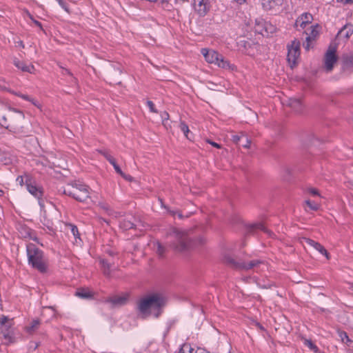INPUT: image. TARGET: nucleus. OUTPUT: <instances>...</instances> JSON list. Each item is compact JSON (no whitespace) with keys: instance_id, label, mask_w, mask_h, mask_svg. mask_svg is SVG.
<instances>
[{"instance_id":"obj_1","label":"nucleus","mask_w":353,"mask_h":353,"mask_svg":"<svg viewBox=\"0 0 353 353\" xmlns=\"http://www.w3.org/2000/svg\"><path fill=\"white\" fill-rule=\"evenodd\" d=\"M170 247L177 252H186L203 245L206 240L203 236L194 239L190 232L174 229L168 235Z\"/></svg>"},{"instance_id":"obj_2","label":"nucleus","mask_w":353,"mask_h":353,"mask_svg":"<svg viewBox=\"0 0 353 353\" xmlns=\"http://www.w3.org/2000/svg\"><path fill=\"white\" fill-rule=\"evenodd\" d=\"M166 303L165 296L158 292L149 294L141 298L136 305V310L142 317H147L154 312V316L158 318Z\"/></svg>"},{"instance_id":"obj_3","label":"nucleus","mask_w":353,"mask_h":353,"mask_svg":"<svg viewBox=\"0 0 353 353\" xmlns=\"http://www.w3.org/2000/svg\"><path fill=\"white\" fill-rule=\"evenodd\" d=\"M3 120L2 125L14 134L26 135L28 132V121L22 111L10 109L6 115L3 116Z\"/></svg>"},{"instance_id":"obj_4","label":"nucleus","mask_w":353,"mask_h":353,"mask_svg":"<svg viewBox=\"0 0 353 353\" xmlns=\"http://www.w3.org/2000/svg\"><path fill=\"white\" fill-rule=\"evenodd\" d=\"M59 192L80 202H85L90 198L89 187L79 181L68 183L59 189Z\"/></svg>"},{"instance_id":"obj_5","label":"nucleus","mask_w":353,"mask_h":353,"mask_svg":"<svg viewBox=\"0 0 353 353\" xmlns=\"http://www.w3.org/2000/svg\"><path fill=\"white\" fill-rule=\"evenodd\" d=\"M28 263L41 273L47 271V264L42 250L34 244L29 243L26 246Z\"/></svg>"},{"instance_id":"obj_6","label":"nucleus","mask_w":353,"mask_h":353,"mask_svg":"<svg viewBox=\"0 0 353 353\" xmlns=\"http://www.w3.org/2000/svg\"><path fill=\"white\" fill-rule=\"evenodd\" d=\"M223 262L230 268L238 270H249L257 268L264 262L261 260L255 259L245 263L242 261H236L232 256L226 254L223 256Z\"/></svg>"},{"instance_id":"obj_7","label":"nucleus","mask_w":353,"mask_h":353,"mask_svg":"<svg viewBox=\"0 0 353 353\" xmlns=\"http://www.w3.org/2000/svg\"><path fill=\"white\" fill-rule=\"evenodd\" d=\"M201 53L208 63H215L219 67L224 69H234V65H231L228 60L225 59L222 55L216 51L203 48L201 49Z\"/></svg>"},{"instance_id":"obj_8","label":"nucleus","mask_w":353,"mask_h":353,"mask_svg":"<svg viewBox=\"0 0 353 353\" xmlns=\"http://www.w3.org/2000/svg\"><path fill=\"white\" fill-rule=\"evenodd\" d=\"M26 185L28 191L38 199L41 208H43L44 203L41 199L43 195V188L37 185L34 182H32L28 176H26Z\"/></svg>"},{"instance_id":"obj_9","label":"nucleus","mask_w":353,"mask_h":353,"mask_svg":"<svg viewBox=\"0 0 353 353\" xmlns=\"http://www.w3.org/2000/svg\"><path fill=\"white\" fill-rule=\"evenodd\" d=\"M300 46L301 43L296 39L292 41L290 46H288L287 59L289 63L293 65L296 64V60L300 56Z\"/></svg>"},{"instance_id":"obj_10","label":"nucleus","mask_w":353,"mask_h":353,"mask_svg":"<svg viewBox=\"0 0 353 353\" xmlns=\"http://www.w3.org/2000/svg\"><path fill=\"white\" fill-rule=\"evenodd\" d=\"M335 48L330 47L325 54L324 67L326 72H330L333 70L334 64L338 60Z\"/></svg>"},{"instance_id":"obj_11","label":"nucleus","mask_w":353,"mask_h":353,"mask_svg":"<svg viewBox=\"0 0 353 353\" xmlns=\"http://www.w3.org/2000/svg\"><path fill=\"white\" fill-rule=\"evenodd\" d=\"M195 11L200 15L204 16L210 10L208 0H194Z\"/></svg>"},{"instance_id":"obj_12","label":"nucleus","mask_w":353,"mask_h":353,"mask_svg":"<svg viewBox=\"0 0 353 353\" xmlns=\"http://www.w3.org/2000/svg\"><path fill=\"white\" fill-rule=\"evenodd\" d=\"M232 140L236 145H240L241 141L245 140V143L242 144V147L245 148H249L251 144V140L243 132H240L239 134L232 135Z\"/></svg>"},{"instance_id":"obj_13","label":"nucleus","mask_w":353,"mask_h":353,"mask_svg":"<svg viewBox=\"0 0 353 353\" xmlns=\"http://www.w3.org/2000/svg\"><path fill=\"white\" fill-rule=\"evenodd\" d=\"M257 230H261L269 236H272V232L262 223H255L247 226V232L248 233H254Z\"/></svg>"},{"instance_id":"obj_14","label":"nucleus","mask_w":353,"mask_h":353,"mask_svg":"<svg viewBox=\"0 0 353 353\" xmlns=\"http://www.w3.org/2000/svg\"><path fill=\"white\" fill-rule=\"evenodd\" d=\"M106 301L110 303L114 307L122 306L126 304L128 296H114L108 298Z\"/></svg>"},{"instance_id":"obj_15","label":"nucleus","mask_w":353,"mask_h":353,"mask_svg":"<svg viewBox=\"0 0 353 353\" xmlns=\"http://www.w3.org/2000/svg\"><path fill=\"white\" fill-rule=\"evenodd\" d=\"M283 0H261V6L263 10H270L282 4Z\"/></svg>"},{"instance_id":"obj_16","label":"nucleus","mask_w":353,"mask_h":353,"mask_svg":"<svg viewBox=\"0 0 353 353\" xmlns=\"http://www.w3.org/2000/svg\"><path fill=\"white\" fill-rule=\"evenodd\" d=\"M13 325V319H9L6 316H0V330L1 331H8Z\"/></svg>"},{"instance_id":"obj_17","label":"nucleus","mask_w":353,"mask_h":353,"mask_svg":"<svg viewBox=\"0 0 353 353\" xmlns=\"http://www.w3.org/2000/svg\"><path fill=\"white\" fill-rule=\"evenodd\" d=\"M313 19L312 15L310 13H303L296 21V26L299 25L302 28H305L307 24L311 23Z\"/></svg>"},{"instance_id":"obj_18","label":"nucleus","mask_w":353,"mask_h":353,"mask_svg":"<svg viewBox=\"0 0 353 353\" xmlns=\"http://www.w3.org/2000/svg\"><path fill=\"white\" fill-rule=\"evenodd\" d=\"M288 105L296 112H301L303 110V103L300 99H290Z\"/></svg>"},{"instance_id":"obj_19","label":"nucleus","mask_w":353,"mask_h":353,"mask_svg":"<svg viewBox=\"0 0 353 353\" xmlns=\"http://www.w3.org/2000/svg\"><path fill=\"white\" fill-rule=\"evenodd\" d=\"M178 353H210V352L199 348L194 352V349L192 348L190 344L184 343L181 345Z\"/></svg>"},{"instance_id":"obj_20","label":"nucleus","mask_w":353,"mask_h":353,"mask_svg":"<svg viewBox=\"0 0 353 353\" xmlns=\"http://www.w3.org/2000/svg\"><path fill=\"white\" fill-rule=\"evenodd\" d=\"M0 339L5 345H9L15 342L14 332H1Z\"/></svg>"},{"instance_id":"obj_21","label":"nucleus","mask_w":353,"mask_h":353,"mask_svg":"<svg viewBox=\"0 0 353 353\" xmlns=\"http://www.w3.org/2000/svg\"><path fill=\"white\" fill-rule=\"evenodd\" d=\"M14 64L17 68H18L23 72L32 73L34 70V68L32 65H26V63L21 61L19 60L15 59L14 61Z\"/></svg>"},{"instance_id":"obj_22","label":"nucleus","mask_w":353,"mask_h":353,"mask_svg":"<svg viewBox=\"0 0 353 353\" xmlns=\"http://www.w3.org/2000/svg\"><path fill=\"white\" fill-rule=\"evenodd\" d=\"M99 152L104 156V157L110 162L111 165H113L117 173L121 172V168L117 163L113 157L109 154L108 152L106 151L99 150Z\"/></svg>"},{"instance_id":"obj_23","label":"nucleus","mask_w":353,"mask_h":353,"mask_svg":"<svg viewBox=\"0 0 353 353\" xmlns=\"http://www.w3.org/2000/svg\"><path fill=\"white\" fill-rule=\"evenodd\" d=\"M100 263L102 267L103 272L106 276H110L113 270L112 265L105 259H100Z\"/></svg>"},{"instance_id":"obj_24","label":"nucleus","mask_w":353,"mask_h":353,"mask_svg":"<svg viewBox=\"0 0 353 353\" xmlns=\"http://www.w3.org/2000/svg\"><path fill=\"white\" fill-rule=\"evenodd\" d=\"M339 33L343 34L345 38L348 39L353 34V25L346 24L341 29Z\"/></svg>"},{"instance_id":"obj_25","label":"nucleus","mask_w":353,"mask_h":353,"mask_svg":"<svg viewBox=\"0 0 353 353\" xmlns=\"http://www.w3.org/2000/svg\"><path fill=\"white\" fill-rule=\"evenodd\" d=\"M339 336L342 342L349 347H353V341L347 334V332H339Z\"/></svg>"},{"instance_id":"obj_26","label":"nucleus","mask_w":353,"mask_h":353,"mask_svg":"<svg viewBox=\"0 0 353 353\" xmlns=\"http://www.w3.org/2000/svg\"><path fill=\"white\" fill-rule=\"evenodd\" d=\"M309 30L310 32H305V34L307 35L305 39L307 41H313L318 35V31L313 26H311Z\"/></svg>"},{"instance_id":"obj_27","label":"nucleus","mask_w":353,"mask_h":353,"mask_svg":"<svg viewBox=\"0 0 353 353\" xmlns=\"http://www.w3.org/2000/svg\"><path fill=\"white\" fill-rule=\"evenodd\" d=\"M76 295L82 299H90L92 297V294L90 291L85 289L79 290L76 292Z\"/></svg>"},{"instance_id":"obj_28","label":"nucleus","mask_w":353,"mask_h":353,"mask_svg":"<svg viewBox=\"0 0 353 353\" xmlns=\"http://www.w3.org/2000/svg\"><path fill=\"white\" fill-rule=\"evenodd\" d=\"M302 340L303 341L304 344L306 346H307L311 350L314 351V352H319L318 347L316 345H314L311 340L305 339L304 337H302Z\"/></svg>"},{"instance_id":"obj_29","label":"nucleus","mask_w":353,"mask_h":353,"mask_svg":"<svg viewBox=\"0 0 353 353\" xmlns=\"http://www.w3.org/2000/svg\"><path fill=\"white\" fill-rule=\"evenodd\" d=\"M179 128L183 132L186 138L188 139L189 140H191L192 138L189 136L190 132L188 125L184 121H181Z\"/></svg>"},{"instance_id":"obj_30","label":"nucleus","mask_w":353,"mask_h":353,"mask_svg":"<svg viewBox=\"0 0 353 353\" xmlns=\"http://www.w3.org/2000/svg\"><path fill=\"white\" fill-rule=\"evenodd\" d=\"M156 245H157V254L160 256V257H163L164 256V254L165 252V250H166V248L165 246H163L161 243L159 242H157L156 243Z\"/></svg>"},{"instance_id":"obj_31","label":"nucleus","mask_w":353,"mask_h":353,"mask_svg":"<svg viewBox=\"0 0 353 353\" xmlns=\"http://www.w3.org/2000/svg\"><path fill=\"white\" fill-rule=\"evenodd\" d=\"M41 323V321L39 319H33L29 326L28 327V330L27 331H31L32 330H36V329H39V325H40Z\"/></svg>"},{"instance_id":"obj_32","label":"nucleus","mask_w":353,"mask_h":353,"mask_svg":"<svg viewBox=\"0 0 353 353\" xmlns=\"http://www.w3.org/2000/svg\"><path fill=\"white\" fill-rule=\"evenodd\" d=\"M49 311V315L52 317L56 316V310L54 307L50 306V307H43V311H42V316L45 315L46 312Z\"/></svg>"},{"instance_id":"obj_33","label":"nucleus","mask_w":353,"mask_h":353,"mask_svg":"<svg viewBox=\"0 0 353 353\" xmlns=\"http://www.w3.org/2000/svg\"><path fill=\"white\" fill-rule=\"evenodd\" d=\"M303 239L307 244L312 246L314 249L318 250V248H321V244L319 243L308 238H303Z\"/></svg>"},{"instance_id":"obj_34","label":"nucleus","mask_w":353,"mask_h":353,"mask_svg":"<svg viewBox=\"0 0 353 353\" xmlns=\"http://www.w3.org/2000/svg\"><path fill=\"white\" fill-rule=\"evenodd\" d=\"M239 43L241 46H243L245 50H248L246 52L248 54L251 53V52L249 50V48H250L252 45L254 44L252 41L243 40L241 41Z\"/></svg>"},{"instance_id":"obj_35","label":"nucleus","mask_w":353,"mask_h":353,"mask_svg":"<svg viewBox=\"0 0 353 353\" xmlns=\"http://www.w3.org/2000/svg\"><path fill=\"white\" fill-rule=\"evenodd\" d=\"M21 236L23 238H27L30 236V230L26 227H21L19 230Z\"/></svg>"},{"instance_id":"obj_36","label":"nucleus","mask_w":353,"mask_h":353,"mask_svg":"<svg viewBox=\"0 0 353 353\" xmlns=\"http://www.w3.org/2000/svg\"><path fill=\"white\" fill-rule=\"evenodd\" d=\"M319 141V139L316 138L314 134H311L308 135V139L307 140V144L316 145H317L316 143Z\"/></svg>"},{"instance_id":"obj_37","label":"nucleus","mask_w":353,"mask_h":353,"mask_svg":"<svg viewBox=\"0 0 353 353\" xmlns=\"http://www.w3.org/2000/svg\"><path fill=\"white\" fill-rule=\"evenodd\" d=\"M306 205L312 210H317L319 209V205L316 203L312 202L310 200L305 201Z\"/></svg>"},{"instance_id":"obj_38","label":"nucleus","mask_w":353,"mask_h":353,"mask_svg":"<svg viewBox=\"0 0 353 353\" xmlns=\"http://www.w3.org/2000/svg\"><path fill=\"white\" fill-rule=\"evenodd\" d=\"M69 226L70 228L71 232L74 235V236L75 238L78 237L79 235V230H78L77 227L76 225H72V224H69Z\"/></svg>"},{"instance_id":"obj_39","label":"nucleus","mask_w":353,"mask_h":353,"mask_svg":"<svg viewBox=\"0 0 353 353\" xmlns=\"http://www.w3.org/2000/svg\"><path fill=\"white\" fill-rule=\"evenodd\" d=\"M17 95L26 101H31L35 106L39 107V105L34 101V100L32 99L28 95L23 94H19Z\"/></svg>"},{"instance_id":"obj_40","label":"nucleus","mask_w":353,"mask_h":353,"mask_svg":"<svg viewBox=\"0 0 353 353\" xmlns=\"http://www.w3.org/2000/svg\"><path fill=\"white\" fill-rule=\"evenodd\" d=\"M147 105L150 108V112H154V113H157L158 112L157 109L154 108V103L152 101H147Z\"/></svg>"},{"instance_id":"obj_41","label":"nucleus","mask_w":353,"mask_h":353,"mask_svg":"<svg viewBox=\"0 0 353 353\" xmlns=\"http://www.w3.org/2000/svg\"><path fill=\"white\" fill-rule=\"evenodd\" d=\"M119 175H121L123 179H125V180L128 181H133V177L131 176L130 175H128V174H125L124 172H123V171L121 170V172L120 173H118Z\"/></svg>"},{"instance_id":"obj_42","label":"nucleus","mask_w":353,"mask_h":353,"mask_svg":"<svg viewBox=\"0 0 353 353\" xmlns=\"http://www.w3.org/2000/svg\"><path fill=\"white\" fill-rule=\"evenodd\" d=\"M28 15L29 17V18L32 21V22L38 27H39L41 29H42V25L41 23L37 21V20H35L33 17L31 15L30 13L28 12Z\"/></svg>"},{"instance_id":"obj_43","label":"nucleus","mask_w":353,"mask_h":353,"mask_svg":"<svg viewBox=\"0 0 353 353\" xmlns=\"http://www.w3.org/2000/svg\"><path fill=\"white\" fill-rule=\"evenodd\" d=\"M317 250L322 254L325 255L327 259H329V253L323 245H321V248H318Z\"/></svg>"},{"instance_id":"obj_44","label":"nucleus","mask_w":353,"mask_h":353,"mask_svg":"<svg viewBox=\"0 0 353 353\" xmlns=\"http://www.w3.org/2000/svg\"><path fill=\"white\" fill-rule=\"evenodd\" d=\"M57 2L63 9H64L67 12H69V8L68 6L63 0H59Z\"/></svg>"},{"instance_id":"obj_45","label":"nucleus","mask_w":353,"mask_h":353,"mask_svg":"<svg viewBox=\"0 0 353 353\" xmlns=\"http://www.w3.org/2000/svg\"><path fill=\"white\" fill-rule=\"evenodd\" d=\"M124 226L128 228V229H130V228H134L136 227L135 224L132 223L131 221H127L124 223Z\"/></svg>"},{"instance_id":"obj_46","label":"nucleus","mask_w":353,"mask_h":353,"mask_svg":"<svg viewBox=\"0 0 353 353\" xmlns=\"http://www.w3.org/2000/svg\"><path fill=\"white\" fill-rule=\"evenodd\" d=\"M252 325L253 326H254V327H251L252 329H254V328L260 329V330L263 329V327L261 326V325L259 323H258V322H256L255 321H252Z\"/></svg>"},{"instance_id":"obj_47","label":"nucleus","mask_w":353,"mask_h":353,"mask_svg":"<svg viewBox=\"0 0 353 353\" xmlns=\"http://www.w3.org/2000/svg\"><path fill=\"white\" fill-rule=\"evenodd\" d=\"M308 192L310 193L313 196L319 195V191L316 188H309Z\"/></svg>"},{"instance_id":"obj_48","label":"nucleus","mask_w":353,"mask_h":353,"mask_svg":"<svg viewBox=\"0 0 353 353\" xmlns=\"http://www.w3.org/2000/svg\"><path fill=\"white\" fill-rule=\"evenodd\" d=\"M161 118L163 119V123L165 125L164 121L165 120H168L169 119V114L167 112H163L161 114Z\"/></svg>"},{"instance_id":"obj_49","label":"nucleus","mask_w":353,"mask_h":353,"mask_svg":"<svg viewBox=\"0 0 353 353\" xmlns=\"http://www.w3.org/2000/svg\"><path fill=\"white\" fill-rule=\"evenodd\" d=\"M338 3H341L343 4H352L353 3V0H336Z\"/></svg>"},{"instance_id":"obj_50","label":"nucleus","mask_w":353,"mask_h":353,"mask_svg":"<svg viewBox=\"0 0 353 353\" xmlns=\"http://www.w3.org/2000/svg\"><path fill=\"white\" fill-rule=\"evenodd\" d=\"M312 41H307L306 40V42L305 43H303V47L306 50H309L310 48V43Z\"/></svg>"},{"instance_id":"obj_51","label":"nucleus","mask_w":353,"mask_h":353,"mask_svg":"<svg viewBox=\"0 0 353 353\" xmlns=\"http://www.w3.org/2000/svg\"><path fill=\"white\" fill-rule=\"evenodd\" d=\"M17 181L19 183V184L20 185H23L24 182H23V177L22 176H19L17 178Z\"/></svg>"},{"instance_id":"obj_52","label":"nucleus","mask_w":353,"mask_h":353,"mask_svg":"<svg viewBox=\"0 0 353 353\" xmlns=\"http://www.w3.org/2000/svg\"><path fill=\"white\" fill-rule=\"evenodd\" d=\"M208 143H210L212 145H213L214 147H216L217 148H221V145L214 141H208Z\"/></svg>"},{"instance_id":"obj_53","label":"nucleus","mask_w":353,"mask_h":353,"mask_svg":"<svg viewBox=\"0 0 353 353\" xmlns=\"http://www.w3.org/2000/svg\"><path fill=\"white\" fill-rule=\"evenodd\" d=\"M63 74H68V75L72 76V74L70 72V71L66 68H63Z\"/></svg>"},{"instance_id":"obj_54","label":"nucleus","mask_w":353,"mask_h":353,"mask_svg":"<svg viewBox=\"0 0 353 353\" xmlns=\"http://www.w3.org/2000/svg\"><path fill=\"white\" fill-rule=\"evenodd\" d=\"M100 205L105 211H108L109 210V207L108 206V205L104 204V203H101Z\"/></svg>"},{"instance_id":"obj_55","label":"nucleus","mask_w":353,"mask_h":353,"mask_svg":"<svg viewBox=\"0 0 353 353\" xmlns=\"http://www.w3.org/2000/svg\"><path fill=\"white\" fill-rule=\"evenodd\" d=\"M350 63H352L353 62V57H350V59L347 61Z\"/></svg>"},{"instance_id":"obj_56","label":"nucleus","mask_w":353,"mask_h":353,"mask_svg":"<svg viewBox=\"0 0 353 353\" xmlns=\"http://www.w3.org/2000/svg\"><path fill=\"white\" fill-rule=\"evenodd\" d=\"M243 143H244V144L245 143V140L241 141L239 145L242 146Z\"/></svg>"},{"instance_id":"obj_57","label":"nucleus","mask_w":353,"mask_h":353,"mask_svg":"<svg viewBox=\"0 0 353 353\" xmlns=\"http://www.w3.org/2000/svg\"><path fill=\"white\" fill-rule=\"evenodd\" d=\"M19 45H20L21 46H22L23 48H24L23 43V42H22L21 41H19Z\"/></svg>"},{"instance_id":"obj_58","label":"nucleus","mask_w":353,"mask_h":353,"mask_svg":"<svg viewBox=\"0 0 353 353\" xmlns=\"http://www.w3.org/2000/svg\"><path fill=\"white\" fill-rule=\"evenodd\" d=\"M108 254L111 256L113 255V252L112 251L108 252Z\"/></svg>"},{"instance_id":"obj_59","label":"nucleus","mask_w":353,"mask_h":353,"mask_svg":"<svg viewBox=\"0 0 353 353\" xmlns=\"http://www.w3.org/2000/svg\"><path fill=\"white\" fill-rule=\"evenodd\" d=\"M178 216H179V218H182V215H181V213H178Z\"/></svg>"},{"instance_id":"obj_60","label":"nucleus","mask_w":353,"mask_h":353,"mask_svg":"<svg viewBox=\"0 0 353 353\" xmlns=\"http://www.w3.org/2000/svg\"><path fill=\"white\" fill-rule=\"evenodd\" d=\"M350 289L353 290V283L350 284Z\"/></svg>"},{"instance_id":"obj_61","label":"nucleus","mask_w":353,"mask_h":353,"mask_svg":"<svg viewBox=\"0 0 353 353\" xmlns=\"http://www.w3.org/2000/svg\"><path fill=\"white\" fill-rule=\"evenodd\" d=\"M38 347V344H35L34 349H36Z\"/></svg>"},{"instance_id":"obj_62","label":"nucleus","mask_w":353,"mask_h":353,"mask_svg":"<svg viewBox=\"0 0 353 353\" xmlns=\"http://www.w3.org/2000/svg\"><path fill=\"white\" fill-rule=\"evenodd\" d=\"M352 186H353V183H352Z\"/></svg>"}]
</instances>
